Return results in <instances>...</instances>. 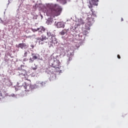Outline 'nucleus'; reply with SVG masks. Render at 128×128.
Returning <instances> with one entry per match:
<instances>
[{
    "label": "nucleus",
    "instance_id": "obj_1",
    "mask_svg": "<svg viewBox=\"0 0 128 128\" xmlns=\"http://www.w3.org/2000/svg\"><path fill=\"white\" fill-rule=\"evenodd\" d=\"M18 76L22 78V80H25L22 86L24 88L25 92H30L36 88V85L32 84V81H30L26 70H22L18 72Z\"/></svg>",
    "mask_w": 128,
    "mask_h": 128
},
{
    "label": "nucleus",
    "instance_id": "obj_2",
    "mask_svg": "<svg viewBox=\"0 0 128 128\" xmlns=\"http://www.w3.org/2000/svg\"><path fill=\"white\" fill-rule=\"evenodd\" d=\"M47 8L50 10L54 16H60L62 12V8L57 4H47Z\"/></svg>",
    "mask_w": 128,
    "mask_h": 128
},
{
    "label": "nucleus",
    "instance_id": "obj_3",
    "mask_svg": "<svg viewBox=\"0 0 128 128\" xmlns=\"http://www.w3.org/2000/svg\"><path fill=\"white\" fill-rule=\"evenodd\" d=\"M49 66L54 68H58L60 70V66L61 63L60 60H57L56 58H54L53 55H51L49 58Z\"/></svg>",
    "mask_w": 128,
    "mask_h": 128
},
{
    "label": "nucleus",
    "instance_id": "obj_4",
    "mask_svg": "<svg viewBox=\"0 0 128 128\" xmlns=\"http://www.w3.org/2000/svg\"><path fill=\"white\" fill-rule=\"evenodd\" d=\"M88 24L85 25L86 30H90V26H92V15H88V17L87 18Z\"/></svg>",
    "mask_w": 128,
    "mask_h": 128
},
{
    "label": "nucleus",
    "instance_id": "obj_5",
    "mask_svg": "<svg viewBox=\"0 0 128 128\" xmlns=\"http://www.w3.org/2000/svg\"><path fill=\"white\" fill-rule=\"evenodd\" d=\"M49 44L50 46H56V44H58V39L56 38V36H53L52 38H50Z\"/></svg>",
    "mask_w": 128,
    "mask_h": 128
},
{
    "label": "nucleus",
    "instance_id": "obj_6",
    "mask_svg": "<svg viewBox=\"0 0 128 128\" xmlns=\"http://www.w3.org/2000/svg\"><path fill=\"white\" fill-rule=\"evenodd\" d=\"M37 42H38L39 44H44V40H46V37L42 36L40 38H36Z\"/></svg>",
    "mask_w": 128,
    "mask_h": 128
},
{
    "label": "nucleus",
    "instance_id": "obj_7",
    "mask_svg": "<svg viewBox=\"0 0 128 128\" xmlns=\"http://www.w3.org/2000/svg\"><path fill=\"white\" fill-rule=\"evenodd\" d=\"M98 0H90V5H88L89 8H92V6H98Z\"/></svg>",
    "mask_w": 128,
    "mask_h": 128
},
{
    "label": "nucleus",
    "instance_id": "obj_8",
    "mask_svg": "<svg viewBox=\"0 0 128 128\" xmlns=\"http://www.w3.org/2000/svg\"><path fill=\"white\" fill-rule=\"evenodd\" d=\"M18 48H22V50H26V48H28V44L26 43H20L18 44Z\"/></svg>",
    "mask_w": 128,
    "mask_h": 128
},
{
    "label": "nucleus",
    "instance_id": "obj_9",
    "mask_svg": "<svg viewBox=\"0 0 128 128\" xmlns=\"http://www.w3.org/2000/svg\"><path fill=\"white\" fill-rule=\"evenodd\" d=\"M32 58H30L29 59V62L30 64H32L33 62H34V60H38V56L34 55V54L32 53Z\"/></svg>",
    "mask_w": 128,
    "mask_h": 128
},
{
    "label": "nucleus",
    "instance_id": "obj_10",
    "mask_svg": "<svg viewBox=\"0 0 128 128\" xmlns=\"http://www.w3.org/2000/svg\"><path fill=\"white\" fill-rule=\"evenodd\" d=\"M46 34L48 38H52L53 36H56L54 32L50 31H47Z\"/></svg>",
    "mask_w": 128,
    "mask_h": 128
},
{
    "label": "nucleus",
    "instance_id": "obj_11",
    "mask_svg": "<svg viewBox=\"0 0 128 128\" xmlns=\"http://www.w3.org/2000/svg\"><path fill=\"white\" fill-rule=\"evenodd\" d=\"M36 30H38L40 34H42L46 30V28L43 26H40V28H38Z\"/></svg>",
    "mask_w": 128,
    "mask_h": 128
},
{
    "label": "nucleus",
    "instance_id": "obj_12",
    "mask_svg": "<svg viewBox=\"0 0 128 128\" xmlns=\"http://www.w3.org/2000/svg\"><path fill=\"white\" fill-rule=\"evenodd\" d=\"M57 28H64V24L62 22H58L57 24Z\"/></svg>",
    "mask_w": 128,
    "mask_h": 128
},
{
    "label": "nucleus",
    "instance_id": "obj_13",
    "mask_svg": "<svg viewBox=\"0 0 128 128\" xmlns=\"http://www.w3.org/2000/svg\"><path fill=\"white\" fill-rule=\"evenodd\" d=\"M66 32H68V30L64 29V30H62L61 32H60V34L61 36H64V34H66Z\"/></svg>",
    "mask_w": 128,
    "mask_h": 128
},
{
    "label": "nucleus",
    "instance_id": "obj_14",
    "mask_svg": "<svg viewBox=\"0 0 128 128\" xmlns=\"http://www.w3.org/2000/svg\"><path fill=\"white\" fill-rule=\"evenodd\" d=\"M78 22L79 26L84 24V20H82V18H80L78 20Z\"/></svg>",
    "mask_w": 128,
    "mask_h": 128
},
{
    "label": "nucleus",
    "instance_id": "obj_15",
    "mask_svg": "<svg viewBox=\"0 0 128 128\" xmlns=\"http://www.w3.org/2000/svg\"><path fill=\"white\" fill-rule=\"evenodd\" d=\"M88 34V32L87 30H84L82 32V34H83V36H86V34Z\"/></svg>",
    "mask_w": 128,
    "mask_h": 128
},
{
    "label": "nucleus",
    "instance_id": "obj_16",
    "mask_svg": "<svg viewBox=\"0 0 128 128\" xmlns=\"http://www.w3.org/2000/svg\"><path fill=\"white\" fill-rule=\"evenodd\" d=\"M60 56H66V50H62L60 53Z\"/></svg>",
    "mask_w": 128,
    "mask_h": 128
},
{
    "label": "nucleus",
    "instance_id": "obj_17",
    "mask_svg": "<svg viewBox=\"0 0 128 128\" xmlns=\"http://www.w3.org/2000/svg\"><path fill=\"white\" fill-rule=\"evenodd\" d=\"M46 81H44V82H42L41 83H40V84L42 86H46Z\"/></svg>",
    "mask_w": 128,
    "mask_h": 128
},
{
    "label": "nucleus",
    "instance_id": "obj_18",
    "mask_svg": "<svg viewBox=\"0 0 128 128\" xmlns=\"http://www.w3.org/2000/svg\"><path fill=\"white\" fill-rule=\"evenodd\" d=\"M24 58H26V56H28V52L25 51L24 53V55L23 56Z\"/></svg>",
    "mask_w": 128,
    "mask_h": 128
},
{
    "label": "nucleus",
    "instance_id": "obj_19",
    "mask_svg": "<svg viewBox=\"0 0 128 128\" xmlns=\"http://www.w3.org/2000/svg\"><path fill=\"white\" fill-rule=\"evenodd\" d=\"M52 22V21H50V19H48L46 21L47 24H50Z\"/></svg>",
    "mask_w": 128,
    "mask_h": 128
},
{
    "label": "nucleus",
    "instance_id": "obj_20",
    "mask_svg": "<svg viewBox=\"0 0 128 128\" xmlns=\"http://www.w3.org/2000/svg\"><path fill=\"white\" fill-rule=\"evenodd\" d=\"M36 68H36V66L35 67H32V70H36Z\"/></svg>",
    "mask_w": 128,
    "mask_h": 128
},
{
    "label": "nucleus",
    "instance_id": "obj_21",
    "mask_svg": "<svg viewBox=\"0 0 128 128\" xmlns=\"http://www.w3.org/2000/svg\"><path fill=\"white\" fill-rule=\"evenodd\" d=\"M84 36L82 37L81 36V38H79V40H84Z\"/></svg>",
    "mask_w": 128,
    "mask_h": 128
},
{
    "label": "nucleus",
    "instance_id": "obj_22",
    "mask_svg": "<svg viewBox=\"0 0 128 128\" xmlns=\"http://www.w3.org/2000/svg\"><path fill=\"white\" fill-rule=\"evenodd\" d=\"M72 57H69L68 59V62H70V60H72Z\"/></svg>",
    "mask_w": 128,
    "mask_h": 128
},
{
    "label": "nucleus",
    "instance_id": "obj_23",
    "mask_svg": "<svg viewBox=\"0 0 128 128\" xmlns=\"http://www.w3.org/2000/svg\"><path fill=\"white\" fill-rule=\"evenodd\" d=\"M117 58H118L120 59V54H118Z\"/></svg>",
    "mask_w": 128,
    "mask_h": 128
},
{
    "label": "nucleus",
    "instance_id": "obj_24",
    "mask_svg": "<svg viewBox=\"0 0 128 128\" xmlns=\"http://www.w3.org/2000/svg\"><path fill=\"white\" fill-rule=\"evenodd\" d=\"M28 58H24V60H23V62H26V60H28Z\"/></svg>",
    "mask_w": 128,
    "mask_h": 128
},
{
    "label": "nucleus",
    "instance_id": "obj_25",
    "mask_svg": "<svg viewBox=\"0 0 128 128\" xmlns=\"http://www.w3.org/2000/svg\"><path fill=\"white\" fill-rule=\"evenodd\" d=\"M30 47L32 48H34V46L33 44L30 45Z\"/></svg>",
    "mask_w": 128,
    "mask_h": 128
},
{
    "label": "nucleus",
    "instance_id": "obj_26",
    "mask_svg": "<svg viewBox=\"0 0 128 128\" xmlns=\"http://www.w3.org/2000/svg\"><path fill=\"white\" fill-rule=\"evenodd\" d=\"M92 10H94V9H91V12H92V14H94V12Z\"/></svg>",
    "mask_w": 128,
    "mask_h": 128
},
{
    "label": "nucleus",
    "instance_id": "obj_27",
    "mask_svg": "<svg viewBox=\"0 0 128 128\" xmlns=\"http://www.w3.org/2000/svg\"><path fill=\"white\" fill-rule=\"evenodd\" d=\"M121 22H124V18H122Z\"/></svg>",
    "mask_w": 128,
    "mask_h": 128
},
{
    "label": "nucleus",
    "instance_id": "obj_28",
    "mask_svg": "<svg viewBox=\"0 0 128 128\" xmlns=\"http://www.w3.org/2000/svg\"><path fill=\"white\" fill-rule=\"evenodd\" d=\"M2 96V93L0 92V96Z\"/></svg>",
    "mask_w": 128,
    "mask_h": 128
},
{
    "label": "nucleus",
    "instance_id": "obj_29",
    "mask_svg": "<svg viewBox=\"0 0 128 128\" xmlns=\"http://www.w3.org/2000/svg\"><path fill=\"white\" fill-rule=\"evenodd\" d=\"M70 56H74V54H70Z\"/></svg>",
    "mask_w": 128,
    "mask_h": 128
},
{
    "label": "nucleus",
    "instance_id": "obj_30",
    "mask_svg": "<svg viewBox=\"0 0 128 128\" xmlns=\"http://www.w3.org/2000/svg\"><path fill=\"white\" fill-rule=\"evenodd\" d=\"M59 72L60 73L62 72V70H58Z\"/></svg>",
    "mask_w": 128,
    "mask_h": 128
}]
</instances>
